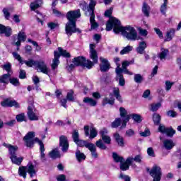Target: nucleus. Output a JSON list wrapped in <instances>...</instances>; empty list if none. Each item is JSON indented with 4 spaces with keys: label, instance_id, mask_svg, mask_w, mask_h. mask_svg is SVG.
Here are the masks:
<instances>
[{
    "label": "nucleus",
    "instance_id": "9b49d317",
    "mask_svg": "<svg viewBox=\"0 0 181 181\" xmlns=\"http://www.w3.org/2000/svg\"><path fill=\"white\" fill-rule=\"evenodd\" d=\"M158 132H161V134H165L167 136H170V138H172V136L176 134V131H175L173 128L166 127L163 124H160Z\"/></svg>",
    "mask_w": 181,
    "mask_h": 181
},
{
    "label": "nucleus",
    "instance_id": "0eeeda50",
    "mask_svg": "<svg viewBox=\"0 0 181 181\" xmlns=\"http://www.w3.org/2000/svg\"><path fill=\"white\" fill-rule=\"evenodd\" d=\"M74 66H83V67H86V69H91L94 64L90 60H86V58L83 57H78L74 59Z\"/></svg>",
    "mask_w": 181,
    "mask_h": 181
},
{
    "label": "nucleus",
    "instance_id": "680f3d73",
    "mask_svg": "<svg viewBox=\"0 0 181 181\" xmlns=\"http://www.w3.org/2000/svg\"><path fill=\"white\" fill-rule=\"evenodd\" d=\"M134 135H135V131H134V130L132 129H128V130L126 132V136L131 137V136H134Z\"/></svg>",
    "mask_w": 181,
    "mask_h": 181
},
{
    "label": "nucleus",
    "instance_id": "473e14b6",
    "mask_svg": "<svg viewBox=\"0 0 181 181\" xmlns=\"http://www.w3.org/2000/svg\"><path fill=\"white\" fill-rule=\"evenodd\" d=\"M76 158L78 162H83V160H86V155L84 153H81L78 150L76 152Z\"/></svg>",
    "mask_w": 181,
    "mask_h": 181
},
{
    "label": "nucleus",
    "instance_id": "c9c22d12",
    "mask_svg": "<svg viewBox=\"0 0 181 181\" xmlns=\"http://www.w3.org/2000/svg\"><path fill=\"white\" fill-rule=\"evenodd\" d=\"M160 107H162V103H152L151 105H150L149 108L151 111L155 112V111H158Z\"/></svg>",
    "mask_w": 181,
    "mask_h": 181
},
{
    "label": "nucleus",
    "instance_id": "6e6552de",
    "mask_svg": "<svg viewBox=\"0 0 181 181\" xmlns=\"http://www.w3.org/2000/svg\"><path fill=\"white\" fill-rule=\"evenodd\" d=\"M27 114L30 121H39V113L33 105L28 106Z\"/></svg>",
    "mask_w": 181,
    "mask_h": 181
},
{
    "label": "nucleus",
    "instance_id": "a211bd4d",
    "mask_svg": "<svg viewBox=\"0 0 181 181\" xmlns=\"http://www.w3.org/2000/svg\"><path fill=\"white\" fill-rule=\"evenodd\" d=\"M107 134H108V130H107V129H103L100 132V134L101 136L102 141H103V142L105 144L110 145V144H111V137H110V136L107 135Z\"/></svg>",
    "mask_w": 181,
    "mask_h": 181
},
{
    "label": "nucleus",
    "instance_id": "4d7b16f0",
    "mask_svg": "<svg viewBox=\"0 0 181 181\" xmlns=\"http://www.w3.org/2000/svg\"><path fill=\"white\" fill-rule=\"evenodd\" d=\"M48 28H49V29H51L52 30H53V29H56V28L59 27V24L56 23H48L47 24Z\"/></svg>",
    "mask_w": 181,
    "mask_h": 181
},
{
    "label": "nucleus",
    "instance_id": "c756f323",
    "mask_svg": "<svg viewBox=\"0 0 181 181\" xmlns=\"http://www.w3.org/2000/svg\"><path fill=\"white\" fill-rule=\"evenodd\" d=\"M115 103V99H114V95L110 94V98H105L103 99V105H105L107 104H110V105H113V104Z\"/></svg>",
    "mask_w": 181,
    "mask_h": 181
},
{
    "label": "nucleus",
    "instance_id": "a19ab883",
    "mask_svg": "<svg viewBox=\"0 0 181 181\" xmlns=\"http://www.w3.org/2000/svg\"><path fill=\"white\" fill-rule=\"evenodd\" d=\"M134 81L135 83H137L138 84H141L142 81H144V76L142 75L137 74L134 75Z\"/></svg>",
    "mask_w": 181,
    "mask_h": 181
},
{
    "label": "nucleus",
    "instance_id": "052dcab7",
    "mask_svg": "<svg viewBox=\"0 0 181 181\" xmlns=\"http://www.w3.org/2000/svg\"><path fill=\"white\" fill-rule=\"evenodd\" d=\"M16 119L18 122L25 121V114H20L16 116Z\"/></svg>",
    "mask_w": 181,
    "mask_h": 181
},
{
    "label": "nucleus",
    "instance_id": "72a5a7b5",
    "mask_svg": "<svg viewBox=\"0 0 181 181\" xmlns=\"http://www.w3.org/2000/svg\"><path fill=\"white\" fill-rule=\"evenodd\" d=\"M11 79V75L8 74H4L0 76V83H3L4 84H8Z\"/></svg>",
    "mask_w": 181,
    "mask_h": 181
},
{
    "label": "nucleus",
    "instance_id": "a18cd8bd",
    "mask_svg": "<svg viewBox=\"0 0 181 181\" xmlns=\"http://www.w3.org/2000/svg\"><path fill=\"white\" fill-rule=\"evenodd\" d=\"M96 146L100 149H107V146H105V144H104L102 139H99L98 141H96Z\"/></svg>",
    "mask_w": 181,
    "mask_h": 181
},
{
    "label": "nucleus",
    "instance_id": "69168bd1",
    "mask_svg": "<svg viewBox=\"0 0 181 181\" xmlns=\"http://www.w3.org/2000/svg\"><path fill=\"white\" fill-rule=\"evenodd\" d=\"M141 136H149L151 135V132L149 129H146L144 132L140 133Z\"/></svg>",
    "mask_w": 181,
    "mask_h": 181
},
{
    "label": "nucleus",
    "instance_id": "de8ad7c7",
    "mask_svg": "<svg viewBox=\"0 0 181 181\" xmlns=\"http://www.w3.org/2000/svg\"><path fill=\"white\" fill-rule=\"evenodd\" d=\"M4 70H6V71L8 72L7 74H9V76H12V65H11V64H6L5 65H4Z\"/></svg>",
    "mask_w": 181,
    "mask_h": 181
},
{
    "label": "nucleus",
    "instance_id": "5701e85b",
    "mask_svg": "<svg viewBox=\"0 0 181 181\" xmlns=\"http://www.w3.org/2000/svg\"><path fill=\"white\" fill-rule=\"evenodd\" d=\"M163 144L164 148H165V149H167L168 151H170L176 145V144H175V142H173V140L172 139L164 140L163 141Z\"/></svg>",
    "mask_w": 181,
    "mask_h": 181
},
{
    "label": "nucleus",
    "instance_id": "603ef678",
    "mask_svg": "<svg viewBox=\"0 0 181 181\" xmlns=\"http://www.w3.org/2000/svg\"><path fill=\"white\" fill-rule=\"evenodd\" d=\"M168 6V1H164V3L161 5L160 7V12L163 13V15H165L166 13V9Z\"/></svg>",
    "mask_w": 181,
    "mask_h": 181
},
{
    "label": "nucleus",
    "instance_id": "412c9836",
    "mask_svg": "<svg viewBox=\"0 0 181 181\" xmlns=\"http://www.w3.org/2000/svg\"><path fill=\"white\" fill-rule=\"evenodd\" d=\"M0 35H5L9 37L12 35V28L11 27H5L4 25H0Z\"/></svg>",
    "mask_w": 181,
    "mask_h": 181
},
{
    "label": "nucleus",
    "instance_id": "aec40b11",
    "mask_svg": "<svg viewBox=\"0 0 181 181\" xmlns=\"http://www.w3.org/2000/svg\"><path fill=\"white\" fill-rule=\"evenodd\" d=\"M2 107H16V108H19V103L16 100H12L6 99L1 102Z\"/></svg>",
    "mask_w": 181,
    "mask_h": 181
},
{
    "label": "nucleus",
    "instance_id": "13d9d810",
    "mask_svg": "<svg viewBox=\"0 0 181 181\" xmlns=\"http://www.w3.org/2000/svg\"><path fill=\"white\" fill-rule=\"evenodd\" d=\"M172 86H173V82L166 81H165V90H166V91H169V90H170V88H172Z\"/></svg>",
    "mask_w": 181,
    "mask_h": 181
},
{
    "label": "nucleus",
    "instance_id": "39448f33",
    "mask_svg": "<svg viewBox=\"0 0 181 181\" xmlns=\"http://www.w3.org/2000/svg\"><path fill=\"white\" fill-rule=\"evenodd\" d=\"M58 52H54V59L52 60V64H51V67L52 70H56L59 64H60V62L59 59H60V56L63 57H70V53H69L66 50L62 49V47H58Z\"/></svg>",
    "mask_w": 181,
    "mask_h": 181
},
{
    "label": "nucleus",
    "instance_id": "8fccbe9b",
    "mask_svg": "<svg viewBox=\"0 0 181 181\" xmlns=\"http://www.w3.org/2000/svg\"><path fill=\"white\" fill-rule=\"evenodd\" d=\"M74 92L69 90L66 95V100L68 101H74Z\"/></svg>",
    "mask_w": 181,
    "mask_h": 181
},
{
    "label": "nucleus",
    "instance_id": "0e129e2a",
    "mask_svg": "<svg viewBox=\"0 0 181 181\" xmlns=\"http://www.w3.org/2000/svg\"><path fill=\"white\" fill-rule=\"evenodd\" d=\"M139 33L141 36H148V30L143 28H139Z\"/></svg>",
    "mask_w": 181,
    "mask_h": 181
},
{
    "label": "nucleus",
    "instance_id": "f257e3e1",
    "mask_svg": "<svg viewBox=\"0 0 181 181\" xmlns=\"http://www.w3.org/2000/svg\"><path fill=\"white\" fill-rule=\"evenodd\" d=\"M112 29L116 35L121 33L128 40L135 42V40H139L140 39L135 28L132 27V25L123 27L121 25V21L115 17H110L106 24V30L107 32Z\"/></svg>",
    "mask_w": 181,
    "mask_h": 181
},
{
    "label": "nucleus",
    "instance_id": "a878e982",
    "mask_svg": "<svg viewBox=\"0 0 181 181\" xmlns=\"http://www.w3.org/2000/svg\"><path fill=\"white\" fill-rule=\"evenodd\" d=\"M146 49V42L141 41L139 42V46L136 48V52L139 54H144V52H145Z\"/></svg>",
    "mask_w": 181,
    "mask_h": 181
},
{
    "label": "nucleus",
    "instance_id": "cd10ccee",
    "mask_svg": "<svg viewBox=\"0 0 181 181\" xmlns=\"http://www.w3.org/2000/svg\"><path fill=\"white\" fill-rule=\"evenodd\" d=\"M85 104H88V105H90V107H95L97 105V100L93 99L92 98L86 97L83 100Z\"/></svg>",
    "mask_w": 181,
    "mask_h": 181
},
{
    "label": "nucleus",
    "instance_id": "bb28decb",
    "mask_svg": "<svg viewBox=\"0 0 181 181\" xmlns=\"http://www.w3.org/2000/svg\"><path fill=\"white\" fill-rule=\"evenodd\" d=\"M10 159L11 160V162L14 163V165H18V166H19L23 160V157H18L16 154L13 156H10Z\"/></svg>",
    "mask_w": 181,
    "mask_h": 181
},
{
    "label": "nucleus",
    "instance_id": "7c9ffc66",
    "mask_svg": "<svg viewBox=\"0 0 181 181\" xmlns=\"http://www.w3.org/2000/svg\"><path fill=\"white\" fill-rule=\"evenodd\" d=\"M115 139L117 142L119 146H124V138L119 135L118 133H115L114 134Z\"/></svg>",
    "mask_w": 181,
    "mask_h": 181
},
{
    "label": "nucleus",
    "instance_id": "49530a36",
    "mask_svg": "<svg viewBox=\"0 0 181 181\" xmlns=\"http://www.w3.org/2000/svg\"><path fill=\"white\" fill-rule=\"evenodd\" d=\"M90 134L89 136L90 139H94V138H95V136H97L98 135L97 130L94 127H91L90 129Z\"/></svg>",
    "mask_w": 181,
    "mask_h": 181
},
{
    "label": "nucleus",
    "instance_id": "c03bdc74",
    "mask_svg": "<svg viewBox=\"0 0 181 181\" xmlns=\"http://www.w3.org/2000/svg\"><path fill=\"white\" fill-rule=\"evenodd\" d=\"M132 49H133L132 46L128 45V46L125 47L124 48H123V49L121 50L120 54H122V55L127 54L129 52L132 51Z\"/></svg>",
    "mask_w": 181,
    "mask_h": 181
},
{
    "label": "nucleus",
    "instance_id": "58836bf2",
    "mask_svg": "<svg viewBox=\"0 0 181 181\" xmlns=\"http://www.w3.org/2000/svg\"><path fill=\"white\" fill-rule=\"evenodd\" d=\"M38 62H39L35 61L33 59H29L28 61H24L25 64H26V66H28V67H32L33 66H35L37 67Z\"/></svg>",
    "mask_w": 181,
    "mask_h": 181
},
{
    "label": "nucleus",
    "instance_id": "bf43d9fd",
    "mask_svg": "<svg viewBox=\"0 0 181 181\" xmlns=\"http://www.w3.org/2000/svg\"><path fill=\"white\" fill-rule=\"evenodd\" d=\"M134 162L136 163H142V156L141 155H136L134 157Z\"/></svg>",
    "mask_w": 181,
    "mask_h": 181
},
{
    "label": "nucleus",
    "instance_id": "ddd939ff",
    "mask_svg": "<svg viewBox=\"0 0 181 181\" xmlns=\"http://www.w3.org/2000/svg\"><path fill=\"white\" fill-rule=\"evenodd\" d=\"M134 159L133 156H129L125 162L120 164L121 170L125 171L129 169V166H134Z\"/></svg>",
    "mask_w": 181,
    "mask_h": 181
},
{
    "label": "nucleus",
    "instance_id": "79ce46f5",
    "mask_svg": "<svg viewBox=\"0 0 181 181\" xmlns=\"http://www.w3.org/2000/svg\"><path fill=\"white\" fill-rule=\"evenodd\" d=\"M173 35H175V30L170 29L166 35V40L167 42H169L172 40V37H173Z\"/></svg>",
    "mask_w": 181,
    "mask_h": 181
},
{
    "label": "nucleus",
    "instance_id": "4be33fe9",
    "mask_svg": "<svg viewBox=\"0 0 181 181\" xmlns=\"http://www.w3.org/2000/svg\"><path fill=\"white\" fill-rule=\"evenodd\" d=\"M17 42H15L14 45H16V46H21V43H22V42H25L26 41V33H25V32L23 31H21L18 33V36H17Z\"/></svg>",
    "mask_w": 181,
    "mask_h": 181
},
{
    "label": "nucleus",
    "instance_id": "e2e57ef3",
    "mask_svg": "<svg viewBox=\"0 0 181 181\" xmlns=\"http://www.w3.org/2000/svg\"><path fill=\"white\" fill-rule=\"evenodd\" d=\"M119 179H123L124 181H131V177L129 176L120 173L119 177Z\"/></svg>",
    "mask_w": 181,
    "mask_h": 181
},
{
    "label": "nucleus",
    "instance_id": "774afa93",
    "mask_svg": "<svg viewBox=\"0 0 181 181\" xmlns=\"http://www.w3.org/2000/svg\"><path fill=\"white\" fill-rule=\"evenodd\" d=\"M13 56L14 58L16 59L20 63H22V57H21V55L16 52H13Z\"/></svg>",
    "mask_w": 181,
    "mask_h": 181
},
{
    "label": "nucleus",
    "instance_id": "2f4dec72",
    "mask_svg": "<svg viewBox=\"0 0 181 181\" xmlns=\"http://www.w3.org/2000/svg\"><path fill=\"white\" fill-rule=\"evenodd\" d=\"M49 157L52 158V159H57V158H60V153L59 152V150L57 148H54L49 153Z\"/></svg>",
    "mask_w": 181,
    "mask_h": 181
},
{
    "label": "nucleus",
    "instance_id": "09e8293b",
    "mask_svg": "<svg viewBox=\"0 0 181 181\" xmlns=\"http://www.w3.org/2000/svg\"><path fill=\"white\" fill-rule=\"evenodd\" d=\"M121 125V118H117L112 122V128H118Z\"/></svg>",
    "mask_w": 181,
    "mask_h": 181
},
{
    "label": "nucleus",
    "instance_id": "5fc2aeb1",
    "mask_svg": "<svg viewBox=\"0 0 181 181\" xmlns=\"http://www.w3.org/2000/svg\"><path fill=\"white\" fill-rule=\"evenodd\" d=\"M78 132L75 130L74 131L73 134H72V138L74 139V142L76 143L77 141H78Z\"/></svg>",
    "mask_w": 181,
    "mask_h": 181
},
{
    "label": "nucleus",
    "instance_id": "dca6fc26",
    "mask_svg": "<svg viewBox=\"0 0 181 181\" xmlns=\"http://www.w3.org/2000/svg\"><path fill=\"white\" fill-rule=\"evenodd\" d=\"M90 57L93 59V63H98V56L97 55V51L95 50V45H90Z\"/></svg>",
    "mask_w": 181,
    "mask_h": 181
},
{
    "label": "nucleus",
    "instance_id": "37998d69",
    "mask_svg": "<svg viewBox=\"0 0 181 181\" xmlns=\"http://www.w3.org/2000/svg\"><path fill=\"white\" fill-rule=\"evenodd\" d=\"M153 121L156 125H158L160 122V115L158 113H154L153 115Z\"/></svg>",
    "mask_w": 181,
    "mask_h": 181
},
{
    "label": "nucleus",
    "instance_id": "6ab92c4d",
    "mask_svg": "<svg viewBox=\"0 0 181 181\" xmlns=\"http://www.w3.org/2000/svg\"><path fill=\"white\" fill-rule=\"evenodd\" d=\"M86 148L91 153L92 158H95V159H97V158H98V154L97 153V146H95L94 144L88 143L86 144Z\"/></svg>",
    "mask_w": 181,
    "mask_h": 181
},
{
    "label": "nucleus",
    "instance_id": "864d4df0",
    "mask_svg": "<svg viewBox=\"0 0 181 181\" xmlns=\"http://www.w3.org/2000/svg\"><path fill=\"white\" fill-rule=\"evenodd\" d=\"M9 82L11 83V84H13V86H18L20 84L19 79L16 78H10Z\"/></svg>",
    "mask_w": 181,
    "mask_h": 181
},
{
    "label": "nucleus",
    "instance_id": "20e7f679",
    "mask_svg": "<svg viewBox=\"0 0 181 181\" xmlns=\"http://www.w3.org/2000/svg\"><path fill=\"white\" fill-rule=\"evenodd\" d=\"M96 5V2L94 0H90V2L89 4V6L87 7V4L84 3L82 5V9L86 11V15H89L90 16V29L94 30L97 29L98 28V23L95 22V20L94 18H95V16L94 15V8Z\"/></svg>",
    "mask_w": 181,
    "mask_h": 181
},
{
    "label": "nucleus",
    "instance_id": "423d86ee",
    "mask_svg": "<svg viewBox=\"0 0 181 181\" xmlns=\"http://www.w3.org/2000/svg\"><path fill=\"white\" fill-rule=\"evenodd\" d=\"M36 168L32 163H29L27 166H21L18 169V175L26 179V173L30 175V177H33L34 175H36Z\"/></svg>",
    "mask_w": 181,
    "mask_h": 181
},
{
    "label": "nucleus",
    "instance_id": "9d476101",
    "mask_svg": "<svg viewBox=\"0 0 181 181\" xmlns=\"http://www.w3.org/2000/svg\"><path fill=\"white\" fill-rule=\"evenodd\" d=\"M120 117L123 118L121 128H125L127 127V122L131 119L130 115H128V112L124 107L119 108Z\"/></svg>",
    "mask_w": 181,
    "mask_h": 181
},
{
    "label": "nucleus",
    "instance_id": "4468645a",
    "mask_svg": "<svg viewBox=\"0 0 181 181\" xmlns=\"http://www.w3.org/2000/svg\"><path fill=\"white\" fill-rule=\"evenodd\" d=\"M59 146L62 152H67L69 151V140L66 136H61L59 137Z\"/></svg>",
    "mask_w": 181,
    "mask_h": 181
},
{
    "label": "nucleus",
    "instance_id": "2eb2a0df",
    "mask_svg": "<svg viewBox=\"0 0 181 181\" xmlns=\"http://www.w3.org/2000/svg\"><path fill=\"white\" fill-rule=\"evenodd\" d=\"M116 78L117 80H119V86H121L122 87H124L125 86V78H124V76L122 75V69L119 67V65H118V68H116Z\"/></svg>",
    "mask_w": 181,
    "mask_h": 181
},
{
    "label": "nucleus",
    "instance_id": "6e6d98bb",
    "mask_svg": "<svg viewBox=\"0 0 181 181\" xmlns=\"http://www.w3.org/2000/svg\"><path fill=\"white\" fill-rule=\"evenodd\" d=\"M75 144L78 145V146H85L86 148V145L88 144L87 141H83V140H78L77 141Z\"/></svg>",
    "mask_w": 181,
    "mask_h": 181
},
{
    "label": "nucleus",
    "instance_id": "3c124183",
    "mask_svg": "<svg viewBox=\"0 0 181 181\" xmlns=\"http://www.w3.org/2000/svg\"><path fill=\"white\" fill-rule=\"evenodd\" d=\"M167 117H171V118H176L177 113L174 110H168L166 112Z\"/></svg>",
    "mask_w": 181,
    "mask_h": 181
},
{
    "label": "nucleus",
    "instance_id": "1a4fd4ad",
    "mask_svg": "<svg viewBox=\"0 0 181 181\" xmlns=\"http://www.w3.org/2000/svg\"><path fill=\"white\" fill-rule=\"evenodd\" d=\"M150 175L153 177V181H160V177H162V169L158 165H154L150 170Z\"/></svg>",
    "mask_w": 181,
    "mask_h": 181
},
{
    "label": "nucleus",
    "instance_id": "f8f14e48",
    "mask_svg": "<svg viewBox=\"0 0 181 181\" xmlns=\"http://www.w3.org/2000/svg\"><path fill=\"white\" fill-rule=\"evenodd\" d=\"M36 67L37 71L43 73V74H49L50 72V68H49V66H47L46 63H45L43 61L38 62Z\"/></svg>",
    "mask_w": 181,
    "mask_h": 181
},
{
    "label": "nucleus",
    "instance_id": "e433bc0d",
    "mask_svg": "<svg viewBox=\"0 0 181 181\" xmlns=\"http://www.w3.org/2000/svg\"><path fill=\"white\" fill-rule=\"evenodd\" d=\"M113 93L115 94V98L119 103H122V98L121 97V95L119 94V88H113Z\"/></svg>",
    "mask_w": 181,
    "mask_h": 181
},
{
    "label": "nucleus",
    "instance_id": "f704fd0d",
    "mask_svg": "<svg viewBox=\"0 0 181 181\" xmlns=\"http://www.w3.org/2000/svg\"><path fill=\"white\" fill-rule=\"evenodd\" d=\"M112 158L115 162H116L117 163H123L122 162H124V157L120 156L117 153H112Z\"/></svg>",
    "mask_w": 181,
    "mask_h": 181
},
{
    "label": "nucleus",
    "instance_id": "f03ea898",
    "mask_svg": "<svg viewBox=\"0 0 181 181\" xmlns=\"http://www.w3.org/2000/svg\"><path fill=\"white\" fill-rule=\"evenodd\" d=\"M81 16L80 13V9L76 11H70L66 13V18L69 22L66 23L65 26V32L67 35L71 36L73 33H81V30L77 28L76 25V22H77V18Z\"/></svg>",
    "mask_w": 181,
    "mask_h": 181
},
{
    "label": "nucleus",
    "instance_id": "c85d7f7f",
    "mask_svg": "<svg viewBox=\"0 0 181 181\" xmlns=\"http://www.w3.org/2000/svg\"><path fill=\"white\" fill-rule=\"evenodd\" d=\"M42 0H37L34 2H32L30 4V8L31 11H36V9L42 6Z\"/></svg>",
    "mask_w": 181,
    "mask_h": 181
},
{
    "label": "nucleus",
    "instance_id": "b1692460",
    "mask_svg": "<svg viewBox=\"0 0 181 181\" xmlns=\"http://www.w3.org/2000/svg\"><path fill=\"white\" fill-rule=\"evenodd\" d=\"M4 146H6V148H8V152L11 156H14L15 155H16V151H18V146H12L11 144H4Z\"/></svg>",
    "mask_w": 181,
    "mask_h": 181
},
{
    "label": "nucleus",
    "instance_id": "ea45409f",
    "mask_svg": "<svg viewBox=\"0 0 181 181\" xmlns=\"http://www.w3.org/2000/svg\"><path fill=\"white\" fill-rule=\"evenodd\" d=\"M151 10V8L148 4H144L142 11L144 13L145 16H149V11Z\"/></svg>",
    "mask_w": 181,
    "mask_h": 181
},
{
    "label": "nucleus",
    "instance_id": "f3484780",
    "mask_svg": "<svg viewBox=\"0 0 181 181\" xmlns=\"http://www.w3.org/2000/svg\"><path fill=\"white\" fill-rule=\"evenodd\" d=\"M100 71L105 72V71H108L110 70V62H108V59L101 57L100 58Z\"/></svg>",
    "mask_w": 181,
    "mask_h": 181
},
{
    "label": "nucleus",
    "instance_id": "7ed1b4c3",
    "mask_svg": "<svg viewBox=\"0 0 181 181\" xmlns=\"http://www.w3.org/2000/svg\"><path fill=\"white\" fill-rule=\"evenodd\" d=\"M34 138H35V132H30L24 136L23 141L26 146H28V148H30L31 146H33L35 141L37 142L40 145L41 158L45 159V146L43 145V142H42V141L39 140L37 138H35V139Z\"/></svg>",
    "mask_w": 181,
    "mask_h": 181
},
{
    "label": "nucleus",
    "instance_id": "393cba45",
    "mask_svg": "<svg viewBox=\"0 0 181 181\" xmlns=\"http://www.w3.org/2000/svg\"><path fill=\"white\" fill-rule=\"evenodd\" d=\"M168 56H169V49L162 48L161 52L158 54L160 60H168Z\"/></svg>",
    "mask_w": 181,
    "mask_h": 181
},
{
    "label": "nucleus",
    "instance_id": "338daca9",
    "mask_svg": "<svg viewBox=\"0 0 181 181\" xmlns=\"http://www.w3.org/2000/svg\"><path fill=\"white\" fill-rule=\"evenodd\" d=\"M147 153L148 156H152L153 158L155 157V152L153 151V148H152V147L147 149Z\"/></svg>",
    "mask_w": 181,
    "mask_h": 181
},
{
    "label": "nucleus",
    "instance_id": "4c0bfd02",
    "mask_svg": "<svg viewBox=\"0 0 181 181\" xmlns=\"http://www.w3.org/2000/svg\"><path fill=\"white\" fill-rule=\"evenodd\" d=\"M130 118H132L135 122H142V117L140 115L138 114H132L130 115Z\"/></svg>",
    "mask_w": 181,
    "mask_h": 181
}]
</instances>
